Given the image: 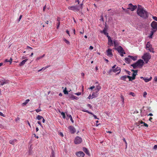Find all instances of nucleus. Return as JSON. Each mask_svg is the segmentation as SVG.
<instances>
[{
  "label": "nucleus",
  "instance_id": "nucleus-61",
  "mask_svg": "<svg viewBox=\"0 0 157 157\" xmlns=\"http://www.w3.org/2000/svg\"><path fill=\"white\" fill-rule=\"evenodd\" d=\"M37 123L38 124H39L40 126H41L42 127V126L41 124V123L40 121H38Z\"/></svg>",
  "mask_w": 157,
  "mask_h": 157
},
{
  "label": "nucleus",
  "instance_id": "nucleus-48",
  "mask_svg": "<svg viewBox=\"0 0 157 157\" xmlns=\"http://www.w3.org/2000/svg\"><path fill=\"white\" fill-rule=\"evenodd\" d=\"M60 22H58V23H57V27H56V28L57 29H58L59 26V25H60Z\"/></svg>",
  "mask_w": 157,
  "mask_h": 157
},
{
  "label": "nucleus",
  "instance_id": "nucleus-26",
  "mask_svg": "<svg viewBox=\"0 0 157 157\" xmlns=\"http://www.w3.org/2000/svg\"><path fill=\"white\" fill-rule=\"evenodd\" d=\"M114 45L115 47H117L119 45L118 41L117 40H114L113 41Z\"/></svg>",
  "mask_w": 157,
  "mask_h": 157
},
{
  "label": "nucleus",
  "instance_id": "nucleus-8",
  "mask_svg": "<svg viewBox=\"0 0 157 157\" xmlns=\"http://www.w3.org/2000/svg\"><path fill=\"white\" fill-rule=\"evenodd\" d=\"M128 6L129 7L127 9L131 10L132 11L134 10L137 7L136 5L133 6L132 3L129 4Z\"/></svg>",
  "mask_w": 157,
  "mask_h": 157
},
{
  "label": "nucleus",
  "instance_id": "nucleus-9",
  "mask_svg": "<svg viewBox=\"0 0 157 157\" xmlns=\"http://www.w3.org/2000/svg\"><path fill=\"white\" fill-rule=\"evenodd\" d=\"M137 65L139 67H142V66L144 65V62L143 61V60L141 59H140L138 60L136 62Z\"/></svg>",
  "mask_w": 157,
  "mask_h": 157
},
{
  "label": "nucleus",
  "instance_id": "nucleus-56",
  "mask_svg": "<svg viewBox=\"0 0 157 157\" xmlns=\"http://www.w3.org/2000/svg\"><path fill=\"white\" fill-rule=\"evenodd\" d=\"M95 87V86H91L90 87L89 89H90L91 90H92Z\"/></svg>",
  "mask_w": 157,
  "mask_h": 157
},
{
  "label": "nucleus",
  "instance_id": "nucleus-37",
  "mask_svg": "<svg viewBox=\"0 0 157 157\" xmlns=\"http://www.w3.org/2000/svg\"><path fill=\"white\" fill-rule=\"evenodd\" d=\"M140 124H144V125L145 126V127H148V125L146 123H145V122H143L142 121H140Z\"/></svg>",
  "mask_w": 157,
  "mask_h": 157
},
{
  "label": "nucleus",
  "instance_id": "nucleus-55",
  "mask_svg": "<svg viewBox=\"0 0 157 157\" xmlns=\"http://www.w3.org/2000/svg\"><path fill=\"white\" fill-rule=\"evenodd\" d=\"M29 49H30L31 50H32L33 49V48H32L31 47H29V46H27V48H26V49L29 50Z\"/></svg>",
  "mask_w": 157,
  "mask_h": 157
},
{
  "label": "nucleus",
  "instance_id": "nucleus-1",
  "mask_svg": "<svg viewBox=\"0 0 157 157\" xmlns=\"http://www.w3.org/2000/svg\"><path fill=\"white\" fill-rule=\"evenodd\" d=\"M137 14L144 19H147L148 17V13L144 8L137 9Z\"/></svg>",
  "mask_w": 157,
  "mask_h": 157
},
{
  "label": "nucleus",
  "instance_id": "nucleus-42",
  "mask_svg": "<svg viewBox=\"0 0 157 157\" xmlns=\"http://www.w3.org/2000/svg\"><path fill=\"white\" fill-rule=\"evenodd\" d=\"M35 111L37 113H38L39 112H40L41 111V109H40V107L39 106L38 109H36L35 110Z\"/></svg>",
  "mask_w": 157,
  "mask_h": 157
},
{
  "label": "nucleus",
  "instance_id": "nucleus-39",
  "mask_svg": "<svg viewBox=\"0 0 157 157\" xmlns=\"http://www.w3.org/2000/svg\"><path fill=\"white\" fill-rule=\"evenodd\" d=\"M63 92L65 94H68V92L67 90L66 87H65L63 90Z\"/></svg>",
  "mask_w": 157,
  "mask_h": 157
},
{
  "label": "nucleus",
  "instance_id": "nucleus-32",
  "mask_svg": "<svg viewBox=\"0 0 157 157\" xmlns=\"http://www.w3.org/2000/svg\"><path fill=\"white\" fill-rule=\"evenodd\" d=\"M12 59L11 58H10V59L9 60H8V59H6L5 60V62H10V64H11L12 63Z\"/></svg>",
  "mask_w": 157,
  "mask_h": 157
},
{
  "label": "nucleus",
  "instance_id": "nucleus-49",
  "mask_svg": "<svg viewBox=\"0 0 157 157\" xmlns=\"http://www.w3.org/2000/svg\"><path fill=\"white\" fill-rule=\"evenodd\" d=\"M153 19L155 21H157V17L155 16L152 17Z\"/></svg>",
  "mask_w": 157,
  "mask_h": 157
},
{
  "label": "nucleus",
  "instance_id": "nucleus-22",
  "mask_svg": "<svg viewBox=\"0 0 157 157\" xmlns=\"http://www.w3.org/2000/svg\"><path fill=\"white\" fill-rule=\"evenodd\" d=\"M101 33H103L105 35H106L107 37L108 36H110L108 35V33L106 32V30L105 29V28L103 31H101Z\"/></svg>",
  "mask_w": 157,
  "mask_h": 157
},
{
  "label": "nucleus",
  "instance_id": "nucleus-43",
  "mask_svg": "<svg viewBox=\"0 0 157 157\" xmlns=\"http://www.w3.org/2000/svg\"><path fill=\"white\" fill-rule=\"evenodd\" d=\"M129 95H132L133 97H135L136 95L135 94L132 92H130L129 93Z\"/></svg>",
  "mask_w": 157,
  "mask_h": 157
},
{
  "label": "nucleus",
  "instance_id": "nucleus-63",
  "mask_svg": "<svg viewBox=\"0 0 157 157\" xmlns=\"http://www.w3.org/2000/svg\"><path fill=\"white\" fill-rule=\"evenodd\" d=\"M87 113H89L90 114H91L92 115H93V113H92V112H90L88 111V110Z\"/></svg>",
  "mask_w": 157,
  "mask_h": 157
},
{
  "label": "nucleus",
  "instance_id": "nucleus-57",
  "mask_svg": "<svg viewBox=\"0 0 157 157\" xmlns=\"http://www.w3.org/2000/svg\"><path fill=\"white\" fill-rule=\"evenodd\" d=\"M22 17V15H20V17H19V19L17 20V21H20V20L21 18Z\"/></svg>",
  "mask_w": 157,
  "mask_h": 157
},
{
  "label": "nucleus",
  "instance_id": "nucleus-30",
  "mask_svg": "<svg viewBox=\"0 0 157 157\" xmlns=\"http://www.w3.org/2000/svg\"><path fill=\"white\" fill-rule=\"evenodd\" d=\"M29 101V99L26 100L22 104V106L26 105L28 102Z\"/></svg>",
  "mask_w": 157,
  "mask_h": 157
},
{
  "label": "nucleus",
  "instance_id": "nucleus-41",
  "mask_svg": "<svg viewBox=\"0 0 157 157\" xmlns=\"http://www.w3.org/2000/svg\"><path fill=\"white\" fill-rule=\"evenodd\" d=\"M61 115L63 117V119L65 118V115L64 113L62 112L61 113Z\"/></svg>",
  "mask_w": 157,
  "mask_h": 157
},
{
  "label": "nucleus",
  "instance_id": "nucleus-53",
  "mask_svg": "<svg viewBox=\"0 0 157 157\" xmlns=\"http://www.w3.org/2000/svg\"><path fill=\"white\" fill-rule=\"evenodd\" d=\"M88 99H93V98H92V95H91L90 94L89 96H88V97L87 98Z\"/></svg>",
  "mask_w": 157,
  "mask_h": 157
},
{
  "label": "nucleus",
  "instance_id": "nucleus-7",
  "mask_svg": "<svg viewBox=\"0 0 157 157\" xmlns=\"http://www.w3.org/2000/svg\"><path fill=\"white\" fill-rule=\"evenodd\" d=\"M82 141V138L79 137L77 136H76L74 140V143L75 144H79L81 143Z\"/></svg>",
  "mask_w": 157,
  "mask_h": 157
},
{
  "label": "nucleus",
  "instance_id": "nucleus-52",
  "mask_svg": "<svg viewBox=\"0 0 157 157\" xmlns=\"http://www.w3.org/2000/svg\"><path fill=\"white\" fill-rule=\"evenodd\" d=\"M153 149L155 150H157V145H155L154 146Z\"/></svg>",
  "mask_w": 157,
  "mask_h": 157
},
{
  "label": "nucleus",
  "instance_id": "nucleus-47",
  "mask_svg": "<svg viewBox=\"0 0 157 157\" xmlns=\"http://www.w3.org/2000/svg\"><path fill=\"white\" fill-rule=\"evenodd\" d=\"M125 71L128 75H131V72L130 71H127L126 70H125Z\"/></svg>",
  "mask_w": 157,
  "mask_h": 157
},
{
  "label": "nucleus",
  "instance_id": "nucleus-45",
  "mask_svg": "<svg viewBox=\"0 0 157 157\" xmlns=\"http://www.w3.org/2000/svg\"><path fill=\"white\" fill-rule=\"evenodd\" d=\"M123 141L124 142V143H125V144H126V147L127 148V143L125 140V139L124 138L123 139Z\"/></svg>",
  "mask_w": 157,
  "mask_h": 157
},
{
  "label": "nucleus",
  "instance_id": "nucleus-64",
  "mask_svg": "<svg viewBox=\"0 0 157 157\" xmlns=\"http://www.w3.org/2000/svg\"><path fill=\"white\" fill-rule=\"evenodd\" d=\"M93 49V47L92 46H90L89 47V49L90 50H92Z\"/></svg>",
  "mask_w": 157,
  "mask_h": 157
},
{
  "label": "nucleus",
  "instance_id": "nucleus-21",
  "mask_svg": "<svg viewBox=\"0 0 157 157\" xmlns=\"http://www.w3.org/2000/svg\"><path fill=\"white\" fill-rule=\"evenodd\" d=\"M83 151L86 154L89 155L90 153L89 151L87 148L85 147H83L82 148Z\"/></svg>",
  "mask_w": 157,
  "mask_h": 157
},
{
  "label": "nucleus",
  "instance_id": "nucleus-34",
  "mask_svg": "<svg viewBox=\"0 0 157 157\" xmlns=\"http://www.w3.org/2000/svg\"><path fill=\"white\" fill-rule=\"evenodd\" d=\"M45 55L44 54H43L42 56H40L37 57L36 59V60H38L40 59H41L42 58L44 57L45 56Z\"/></svg>",
  "mask_w": 157,
  "mask_h": 157
},
{
  "label": "nucleus",
  "instance_id": "nucleus-10",
  "mask_svg": "<svg viewBox=\"0 0 157 157\" xmlns=\"http://www.w3.org/2000/svg\"><path fill=\"white\" fill-rule=\"evenodd\" d=\"M68 8L69 10H76V11H78V7L77 6H69Z\"/></svg>",
  "mask_w": 157,
  "mask_h": 157
},
{
  "label": "nucleus",
  "instance_id": "nucleus-6",
  "mask_svg": "<svg viewBox=\"0 0 157 157\" xmlns=\"http://www.w3.org/2000/svg\"><path fill=\"white\" fill-rule=\"evenodd\" d=\"M146 49L148 50L150 52H154V49L152 48L151 45L149 42H148L146 45Z\"/></svg>",
  "mask_w": 157,
  "mask_h": 157
},
{
  "label": "nucleus",
  "instance_id": "nucleus-35",
  "mask_svg": "<svg viewBox=\"0 0 157 157\" xmlns=\"http://www.w3.org/2000/svg\"><path fill=\"white\" fill-rule=\"evenodd\" d=\"M42 118H43V117L39 115H38L36 117V119L38 120H41Z\"/></svg>",
  "mask_w": 157,
  "mask_h": 157
},
{
  "label": "nucleus",
  "instance_id": "nucleus-29",
  "mask_svg": "<svg viewBox=\"0 0 157 157\" xmlns=\"http://www.w3.org/2000/svg\"><path fill=\"white\" fill-rule=\"evenodd\" d=\"M83 4L82 3L81 4L79 5V6H77V7H78V11H79L80 10H82L83 7Z\"/></svg>",
  "mask_w": 157,
  "mask_h": 157
},
{
  "label": "nucleus",
  "instance_id": "nucleus-4",
  "mask_svg": "<svg viewBox=\"0 0 157 157\" xmlns=\"http://www.w3.org/2000/svg\"><path fill=\"white\" fill-rule=\"evenodd\" d=\"M116 49L118 53L120 54L121 56H124V54H125V53L124 51L122 48L120 46H118Z\"/></svg>",
  "mask_w": 157,
  "mask_h": 157
},
{
  "label": "nucleus",
  "instance_id": "nucleus-50",
  "mask_svg": "<svg viewBox=\"0 0 157 157\" xmlns=\"http://www.w3.org/2000/svg\"><path fill=\"white\" fill-rule=\"evenodd\" d=\"M0 116L4 117H5V115L1 112H0Z\"/></svg>",
  "mask_w": 157,
  "mask_h": 157
},
{
  "label": "nucleus",
  "instance_id": "nucleus-23",
  "mask_svg": "<svg viewBox=\"0 0 157 157\" xmlns=\"http://www.w3.org/2000/svg\"><path fill=\"white\" fill-rule=\"evenodd\" d=\"M124 60L125 62L128 64H129L130 63L131 60L128 57H126L124 59Z\"/></svg>",
  "mask_w": 157,
  "mask_h": 157
},
{
  "label": "nucleus",
  "instance_id": "nucleus-15",
  "mask_svg": "<svg viewBox=\"0 0 157 157\" xmlns=\"http://www.w3.org/2000/svg\"><path fill=\"white\" fill-rule=\"evenodd\" d=\"M108 44L110 46L113 45V41L110 36H108Z\"/></svg>",
  "mask_w": 157,
  "mask_h": 157
},
{
  "label": "nucleus",
  "instance_id": "nucleus-14",
  "mask_svg": "<svg viewBox=\"0 0 157 157\" xmlns=\"http://www.w3.org/2000/svg\"><path fill=\"white\" fill-rule=\"evenodd\" d=\"M98 82H96V84H98L97 85H96L95 86V90L98 92L101 89V87L100 86L99 84H98Z\"/></svg>",
  "mask_w": 157,
  "mask_h": 157
},
{
  "label": "nucleus",
  "instance_id": "nucleus-3",
  "mask_svg": "<svg viewBox=\"0 0 157 157\" xmlns=\"http://www.w3.org/2000/svg\"><path fill=\"white\" fill-rule=\"evenodd\" d=\"M116 65H115L113 66L112 67V68L109 70L108 72L109 73H110L112 72L116 73L117 71H119V70H120L121 68L120 67H116Z\"/></svg>",
  "mask_w": 157,
  "mask_h": 157
},
{
  "label": "nucleus",
  "instance_id": "nucleus-13",
  "mask_svg": "<svg viewBox=\"0 0 157 157\" xmlns=\"http://www.w3.org/2000/svg\"><path fill=\"white\" fill-rule=\"evenodd\" d=\"M76 154L77 157H84L85 155L84 153L81 151L77 152Z\"/></svg>",
  "mask_w": 157,
  "mask_h": 157
},
{
  "label": "nucleus",
  "instance_id": "nucleus-46",
  "mask_svg": "<svg viewBox=\"0 0 157 157\" xmlns=\"http://www.w3.org/2000/svg\"><path fill=\"white\" fill-rule=\"evenodd\" d=\"M147 95V93L146 91H144L143 94V96L144 98L146 97V96Z\"/></svg>",
  "mask_w": 157,
  "mask_h": 157
},
{
  "label": "nucleus",
  "instance_id": "nucleus-5",
  "mask_svg": "<svg viewBox=\"0 0 157 157\" xmlns=\"http://www.w3.org/2000/svg\"><path fill=\"white\" fill-rule=\"evenodd\" d=\"M151 26L152 31L156 32L157 30V23L156 22L153 21L151 24Z\"/></svg>",
  "mask_w": 157,
  "mask_h": 157
},
{
  "label": "nucleus",
  "instance_id": "nucleus-33",
  "mask_svg": "<svg viewBox=\"0 0 157 157\" xmlns=\"http://www.w3.org/2000/svg\"><path fill=\"white\" fill-rule=\"evenodd\" d=\"M155 32H154V31H153L151 30V32L150 35L149 36V37L150 38H152V36H153V35L154 34V33Z\"/></svg>",
  "mask_w": 157,
  "mask_h": 157
},
{
  "label": "nucleus",
  "instance_id": "nucleus-18",
  "mask_svg": "<svg viewBox=\"0 0 157 157\" xmlns=\"http://www.w3.org/2000/svg\"><path fill=\"white\" fill-rule=\"evenodd\" d=\"M130 78V76L125 75L121 77L120 78V79L123 81H125L126 78Z\"/></svg>",
  "mask_w": 157,
  "mask_h": 157
},
{
  "label": "nucleus",
  "instance_id": "nucleus-20",
  "mask_svg": "<svg viewBox=\"0 0 157 157\" xmlns=\"http://www.w3.org/2000/svg\"><path fill=\"white\" fill-rule=\"evenodd\" d=\"M7 83V81H6L4 79H2L0 80V85L3 86L5 84H6Z\"/></svg>",
  "mask_w": 157,
  "mask_h": 157
},
{
  "label": "nucleus",
  "instance_id": "nucleus-44",
  "mask_svg": "<svg viewBox=\"0 0 157 157\" xmlns=\"http://www.w3.org/2000/svg\"><path fill=\"white\" fill-rule=\"evenodd\" d=\"M121 101H122V103L123 104H124V97L122 96H121Z\"/></svg>",
  "mask_w": 157,
  "mask_h": 157
},
{
  "label": "nucleus",
  "instance_id": "nucleus-25",
  "mask_svg": "<svg viewBox=\"0 0 157 157\" xmlns=\"http://www.w3.org/2000/svg\"><path fill=\"white\" fill-rule=\"evenodd\" d=\"M128 57H129L130 59H132L134 61H135L137 59V56H132L130 55L128 56Z\"/></svg>",
  "mask_w": 157,
  "mask_h": 157
},
{
  "label": "nucleus",
  "instance_id": "nucleus-54",
  "mask_svg": "<svg viewBox=\"0 0 157 157\" xmlns=\"http://www.w3.org/2000/svg\"><path fill=\"white\" fill-rule=\"evenodd\" d=\"M93 116L94 117V118H95V119H97L98 120H99V118H98L94 114H93Z\"/></svg>",
  "mask_w": 157,
  "mask_h": 157
},
{
  "label": "nucleus",
  "instance_id": "nucleus-60",
  "mask_svg": "<svg viewBox=\"0 0 157 157\" xmlns=\"http://www.w3.org/2000/svg\"><path fill=\"white\" fill-rule=\"evenodd\" d=\"M138 8L137 9H138L139 8V9H142V8H143L142 6H141L140 5H138Z\"/></svg>",
  "mask_w": 157,
  "mask_h": 157
},
{
  "label": "nucleus",
  "instance_id": "nucleus-11",
  "mask_svg": "<svg viewBox=\"0 0 157 157\" xmlns=\"http://www.w3.org/2000/svg\"><path fill=\"white\" fill-rule=\"evenodd\" d=\"M107 55L109 57H112L113 56L112 50L110 48H108L106 51Z\"/></svg>",
  "mask_w": 157,
  "mask_h": 157
},
{
  "label": "nucleus",
  "instance_id": "nucleus-62",
  "mask_svg": "<svg viewBox=\"0 0 157 157\" xmlns=\"http://www.w3.org/2000/svg\"><path fill=\"white\" fill-rule=\"evenodd\" d=\"M59 135L62 137H63V134L62 132H60L59 133Z\"/></svg>",
  "mask_w": 157,
  "mask_h": 157
},
{
  "label": "nucleus",
  "instance_id": "nucleus-19",
  "mask_svg": "<svg viewBox=\"0 0 157 157\" xmlns=\"http://www.w3.org/2000/svg\"><path fill=\"white\" fill-rule=\"evenodd\" d=\"M17 140L15 139L11 140L9 141V143L13 145H14L17 142Z\"/></svg>",
  "mask_w": 157,
  "mask_h": 157
},
{
  "label": "nucleus",
  "instance_id": "nucleus-17",
  "mask_svg": "<svg viewBox=\"0 0 157 157\" xmlns=\"http://www.w3.org/2000/svg\"><path fill=\"white\" fill-rule=\"evenodd\" d=\"M98 92L95 91V92H93L92 94V98H94L97 97L98 96Z\"/></svg>",
  "mask_w": 157,
  "mask_h": 157
},
{
  "label": "nucleus",
  "instance_id": "nucleus-40",
  "mask_svg": "<svg viewBox=\"0 0 157 157\" xmlns=\"http://www.w3.org/2000/svg\"><path fill=\"white\" fill-rule=\"evenodd\" d=\"M63 40L65 42V43L67 44H70V42L69 41H68V40H67V39H66L65 38H64L63 39Z\"/></svg>",
  "mask_w": 157,
  "mask_h": 157
},
{
  "label": "nucleus",
  "instance_id": "nucleus-59",
  "mask_svg": "<svg viewBox=\"0 0 157 157\" xmlns=\"http://www.w3.org/2000/svg\"><path fill=\"white\" fill-rule=\"evenodd\" d=\"M82 31H80V34H83L84 33V29H83V28H82Z\"/></svg>",
  "mask_w": 157,
  "mask_h": 157
},
{
  "label": "nucleus",
  "instance_id": "nucleus-2",
  "mask_svg": "<svg viewBox=\"0 0 157 157\" xmlns=\"http://www.w3.org/2000/svg\"><path fill=\"white\" fill-rule=\"evenodd\" d=\"M151 55L149 53H146L144 54L142 56V58L144 60L146 63H147L149 60L151 58Z\"/></svg>",
  "mask_w": 157,
  "mask_h": 157
},
{
  "label": "nucleus",
  "instance_id": "nucleus-24",
  "mask_svg": "<svg viewBox=\"0 0 157 157\" xmlns=\"http://www.w3.org/2000/svg\"><path fill=\"white\" fill-rule=\"evenodd\" d=\"M28 60V59H26L25 60H22L19 64V66H20L23 65L25 63V62Z\"/></svg>",
  "mask_w": 157,
  "mask_h": 157
},
{
  "label": "nucleus",
  "instance_id": "nucleus-12",
  "mask_svg": "<svg viewBox=\"0 0 157 157\" xmlns=\"http://www.w3.org/2000/svg\"><path fill=\"white\" fill-rule=\"evenodd\" d=\"M68 128L70 130V132L72 134H73L76 132L75 128L73 126H69Z\"/></svg>",
  "mask_w": 157,
  "mask_h": 157
},
{
  "label": "nucleus",
  "instance_id": "nucleus-38",
  "mask_svg": "<svg viewBox=\"0 0 157 157\" xmlns=\"http://www.w3.org/2000/svg\"><path fill=\"white\" fill-rule=\"evenodd\" d=\"M50 157H55V154L54 151L52 150Z\"/></svg>",
  "mask_w": 157,
  "mask_h": 157
},
{
  "label": "nucleus",
  "instance_id": "nucleus-58",
  "mask_svg": "<svg viewBox=\"0 0 157 157\" xmlns=\"http://www.w3.org/2000/svg\"><path fill=\"white\" fill-rule=\"evenodd\" d=\"M82 111L83 112H86L87 113L88 111V110H87L85 109H82Z\"/></svg>",
  "mask_w": 157,
  "mask_h": 157
},
{
  "label": "nucleus",
  "instance_id": "nucleus-16",
  "mask_svg": "<svg viewBox=\"0 0 157 157\" xmlns=\"http://www.w3.org/2000/svg\"><path fill=\"white\" fill-rule=\"evenodd\" d=\"M69 98L72 100H77L78 99V97L74 96L73 95L71 94H69L68 95Z\"/></svg>",
  "mask_w": 157,
  "mask_h": 157
},
{
  "label": "nucleus",
  "instance_id": "nucleus-27",
  "mask_svg": "<svg viewBox=\"0 0 157 157\" xmlns=\"http://www.w3.org/2000/svg\"><path fill=\"white\" fill-rule=\"evenodd\" d=\"M137 71H135V72H133L132 75V79H135V77L137 75Z\"/></svg>",
  "mask_w": 157,
  "mask_h": 157
},
{
  "label": "nucleus",
  "instance_id": "nucleus-51",
  "mask_svg": "<svg viewBox=\"0 0 157 157\" xmlns=\"http://www.w3.org/2000/svg\"><path fill=\"white\" fill-rule=\"evenodd\" d=\"M75 94L77 96H79L81 94V92H79L78 93H77Z\"/></svg>",
  "mask_w": 157,
  "mask_h": 157
},
{
  "label": "nucleus",
  "instance_id": "nucleus-36",
  "mask_svg": "<svg viewBox=\"0 0 157 157\" xmlns=\"http://www.w3.org/2000/svg\"><path fill=\"white\" fill-rule=\"evenodd\" d=\"M67 117H68L70 118L71 121L72 123H73L74 122V121H73V120L72 119V117L71 116V115H69V114H67Z\"/></svg>",
  "mask_w": 157,
  "mask_h": 157
},
{
  "label": "nucleus",
  "instance_id": "nucleus-31",
  "mask_svg": "<svg viewBox=\"0 0 157 157\" xmlns=\"http://www.w3.org/2000/svg\"><path fill=\"white\" fill-rule=\"evenodd\" d=\"M131 65L132 66L134 69L136 68L137 67H138L136 62L131 64Z\"/></svg>",
  "mask_w": 157,
  "mask_h": 157
},
{
  "label": "nucleus",
  "instance_id": "nucleus-28",
  "mask_svg": "<svg viewBox=\"0 0 157 157\" xmlns=\"http://www.w3.org/2000/svg\"><path fill=\"white\" fill-rule=\"evenodd\" d=\"M152 79V77H150L149 78H145L144 80L145 82H147L151 81Z\"/></svg>",
  "mask_w": 157,
  "mask_h": 157
}]
</instances>
